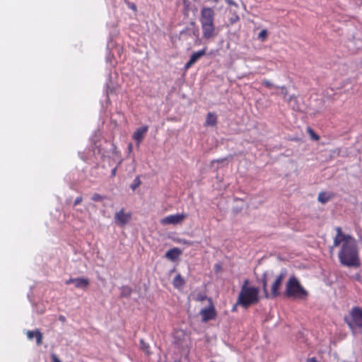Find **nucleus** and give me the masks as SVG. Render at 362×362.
Here are the masks:
<instances>
[{"label": "nucleus", "instance_id": "f257e3e1", "mask_svg": "<svg viewBox=\"0 0 362 362\" xmlns=\"http://www.w3.org/2000/svg\"><path fill=\"white\" fill-rule=\"evenodd\" d=\"M336 235L332 248L341 245L338 254L340 263L346 267L358 268L361 266L358 248L356 239L351 235L345 234L341 227L334 228Z\"/></svg>", "mask_w": 362, "mask_h": 362}, {"label": "nucleus", "instance_id": "f03ea898", "mask_svg": "<svg viewBox=\"0 0 362 362\" xmlns=\"http://www.w3.org/2000/svg\"><path fill=\"white\" fill-rule=\"evenodd\" d=\"M259 290L257 287L251 286L250 281L246 279L243 281L238 294L236 305H240L244 308L255 305L259 301Z\"/></svg>", "mask_w": 362, "mask_h": 362}, {"label": "nucleus", "instance_id": "7ed1b4c3", "mask_svg": "<svg viewBox=\"0 0 362 362\" xmlns=\"http://www.w3.org/2000/svg\"><path fill=\"white\" fill-rule=\"evenodd\" d=\"M215 11L211 7L204 6L200 11L199 22L201 23L202 37L210 40L216 35L214 24Z\"/></svg>", "mask_w": 362, "mask_h": 362}, {"label": "nucleus", "instance_id": "20e7f679", "mask_svg": "<svg viewBox=\"0 0 362 362\" xmlns=\"http://www.w3.org/2000/svg\"><path fill=\"white\" fill-rule=\"evenodd\" d=\"M285 295L288 298L306 299L308 292L302 286L296 277L291 276L286 285Z\"/></svg>", "mask_w": 362, "mask_h": 362}, {"label": "nucleus", "instance_id": "39448f33", "mask_svg": "<svg viewBox=\"0 0 362 362\" xmlns=\"http://www.w3.org/2000/svg\"><path fill=\"white\" fill-rule=\"evenodd\" d=\"M284 277H285V274H284V273H281L276 276L275 281L273 282V284L272 285L271 293H269V292L267 291V282L266 279L264 278L262 279V287H263V291L264 293V296L266 298H276L278 296H279V294H280L279 289L281 286V284L283 283Z\"/></svg>", "mask_w": 362, "mask_h": 362}, {"label": "nucleus", "instance_id": "423d86ee", "mask_svg": "<svg viewBox=\"0 0 362 362\" xmlns=\"http://www.w3.org/2000/svg\"><path fill=\"white\" fill-rule=\"evenodd\" d=\"M344 321L351 329L362 328V308L353 307L349 312V317H345Z\"/></svg>", "mask_w": 362, "mask_h": 362}, {"label": "nucleus", "instance_id": "0eeeda50", "mask_svg": "<svg viewBox=\"0 0 362 362\" xmlns=\"http://www.w3.org/2000/svg\"><path fill=\"white\" fill-rule=\"evenodd\" d=\"M199 315L202 322L204 323L216 318L217 312L211 298L208 299V306L201 309Z\"/></svg>", "mask_w": 362, "mask_h": 362}, {"label": "nucleus", "instance_id": "6e6552de", "mask_svg": "<svg viewBox=\"0 0 362 362\" xmlns=\"http://www.w3.org/2000/svg\"><path fill=\"white\" fill-rule=\"evenodd\" d=\"M187 216V214H177L173 215H169L164 218L160 220L162 225H176L182 223Z\"/></svg>", "mask_w": 362, "mask_h": 362}, {"label": "nucleus", "instance_id": "1a4fd4ad", "mask_svg": "<svg viewBox=\"0 0 362 362\" xmlns=\"http://www.w3.org/2000/svg\"><path fill=\"white\" fill-rule=\"evenodd\" d=\"M131 213H124V210L122 209L115 215V221L117 224L124 226L131 219Z\"/></svg>", "mask_w": 362, "mask_h": 362}, {"label": "nucleus", "instance_id": "9d476101", "mask_svg": "<svg viewBox=\"0 0 362 362\" xmlns=\"http://www.w3.org/2000/svg\"><path fill=\"white\" fill-rule=\"evenodd\" d=\"M206 48H204L201 50H199L196 52H194L191 57L189 60L185 64V69H189L193 64H194L198 59H199L205 55Z\"/></svg>", "mask_w": 362, "mask_h": 362}, {"label": "nucleus", "instance_id": "9b49d317", "mask_svg": "<svg viewBox=\"0 0 362 362\" xmlns=\"http://www.w3.org/2000/svg\"><path fill=\"white\" fill-rule=\"evenodd\" d=\"M148 127L145 125L136 129V130L134 132L132 137L136 141L138 146H139L142 142L145 134L148 132Z\"/></svg>", "mask_w": 362, "mask_h": 362}, {"label": "nucleus", "instance_id": "f8f14e48", "mask_svg": "<svg viewBox=\"0 0 362 362\" xmlns=\"http://www.w3.org/2000/svg\"><path fill=\"white\" fill-rule=\"evenodd\" d=\"M27 337L29 339H33L35 337L38 346L42 343V334L38 329L35 331H28Z\"/></svg>", "mask_w": 362, "mask_h": 362}, {"label": "nucleus", "instance_id": "ddd939ff", "mask_svg": "<svg viewBox=\"0 0 362 362\" xmlns=\"http://www.w3.org/2000/svg\"><path fill=\"white\" fill-rule=\"evenodd\" d=\"M90 285V281L87 278H76L74 286L77 288L86 289Z\"/></svg>", "mask_w": 362, "mask_h": 362}, {"label": "nucleus", "instance_id": "4468645a", "mask_svg": "<svg viewBox=\"0 0 362 362\" xmlns=\"http://www.w3.org/2000/svg\"><path fill=\"white\" fill-rule=\"evenodd\" d=\"M181 255V250L177 247H174L173 249L169 250L165 253V257L172 261L176 260L179 256Z\"/></svg>", "mask_w": 362, "mask_h": 362}, {"label": "nucleus", "instance_id": "2eb2a0df", "mask_svg": "<svg viewBox=\"0 0 362 362\" xmlns=\"http://www.w3.org/2000/svg\"><path fill=\"white\" fill-rule=\"evenodd\" d=\"M185 284V281L180 274H178L175 276L173 281V286L177 289H181L183 288Z\"/></svg>", "mask_w": 362, "mask_h": 362}, {"label": "nucleus", "instance_id": "dca6fc26", "mask_svg": "<svg viewBox=\"0 0 362 362\" xmlns=\"http://www.w3.org/2000/svg\"><path fill=\"white\" fill-rule=\"evenodd\" d=\"M217 124V117L214 113L209 112L206 115L205 126L214 127Z\"/></svg>", "mask_w": 362, "mask_h": 362}, {"label": "nucleus", "instance_id": "f3484780", "mask_svg": "<svg viewBox=\"0 0 362 362\" xmlns=\"http://www.w3.org/2000/svg\"><path fill=\"white\" fill-rule=\"evenodd\" d=\"M331 198V196L326 192H320L318 195V201L322 204L327 203Z\"/></svg>", "mask_w": 362, "mask_h": 362}, {"label": "nucleus", "instance_id": "a211bd4d", "mask_svg": "<svg viewBox=\"0 0 362 362\" xmlns=\"http://www.w3.org/2000/svg\"><path fill=\"white\" fill-rule=\"evenodd\" d=\"M132 293V288L127 286H124L121 288L122 297H129Z\"/></svg>", "mask_w": 362, "mask_h": 362}, {"label": "nucleus", "instance_id": "6ab92c4d", "mask_svg": "<svg viewBox=\"0 0 362 362\" xmlns=\"http://www.w3.org/2000/svg\"><path fill=\"white\" fill-rule=\"evenodd\" d=\"M141 183V182L140 180V177L139 175H137L134 180L133 182L131 184L130 187L133 191H134L139 187Z\"/></svg>", "mask_w": 362, "mask_h": 362}, {"label": "nucleus", "instance_id": "aec40b11", "mask_svg": "<svg viewBox=\"0 0 362 362\" xmlns=\"http://www.w3.org/2000/svg\"><path fill=\"white\" fill-rule=\"evenodd\" d=\"M209 298L207 297V296L205 293H199L196 295V296L194 298V300L197 302H202L204 300H208Z\"/></svg>", "mask_w": 362, "mask_h": 362}, {"label": "nucleus", "instance_id": "412c9836", "mask_svg": "<svg viewBox=\"0 0 362 362\" xmlns=\"http://www.w3.org/2000/svg\"><path fill=\"white\" fill-rule=\"evenodd\" d=\"M268 37V31L266 29L262 30L258 34V39L264 42Z\"/></svg>", "mask_w": 362, "mask_h": 362}, {"label": "nucleus", "instance_id": "4be33fe9", "mask_svg": "<svg viewBox=\"0 0 362 362\" xmlns=\"http://www.w3.org/2000/svg\"><path fill=\"white\" fill-rule=\"evenodd\" d=\"M141 349L146 352L147 354L150 353V347L148 344L144 342V339L140 340Z\"/></svg>", "mask_w": 362, "mask_h": 362}, {"label": "nucleus", "instance_id": "5701e85b", "mask_svg": "<svg viewBox=\"0 0 362 362\" xmlns=\"http://www.w3.org/2000/svg\"><path fill=\"white\" fill-rule=\"evenodd\" d=\"M308 132L309 134V135L310 136V137L315 140V141H319L320 140V136L315 133V132L313 131V129L311 128H308Z\"/></svg>", "mask_w": 362, "mask_h": 362}, {"label": "nucleus", "instance_id": "b1692460", "mask_svg": "<svg viewBox=\"0 0 362 362\" xmlns=\"http://www.w3.org/2000/svg\"><path fill=\"white\" fill-rule=\"evenodd\" d=\"M277 88L280 89L281 94L283 95L284 100H286L287 99V95H288V90L286 86H276Z\"/></svg>", "mask_w": 362, "mask_h": 362}, {"label": "nucleus", "instance_id": "393cba45", "mask_svg": "<svg viewBox=\"0 0 362 362\" xmlns=\"http://www.w3.org/2000/svg\"><path fill=\"white\" fill-rule=\"evenodd\" d=\"M240 20V17L237 13H233L232 16L229 18V21L230 24H234L237 23Z\"/></svg>", "mask_w": 362, "mask_h": 362}, {"label": "nucleus", "instance_id": "a878e982", "mask_svg": "<svg viewBox=\"0 0 362 362\" xmlns=\"http://www.w3.org/2000/svg\"><path fill=\"white\" fill-rule=\"evenodd\" d=\"M262 84L269 88L274 87V85L273 84V83L267 79H263L262 81Z\"/></svg>", "mask_w": 362, "mask_h": 362}, {"label": "nucleus", "instance_id": "bb28decb", "mask_svg": "<svg viewBox=\"0 0 362 362\" xmlns=\"http://www.w3.org/2000/svg\"><path fill=\"white\" fill-rule=\"evenodd\" d=\"M103 199L104 197L98 193H95L92 197V200L94 202H100Z\"/></svg>", "mask_w": 362, "mask_h": 362}, {"label": "nucleus", "instance_id": "cd10ccee", "mask_svg": "<svg viewBox=\"0 0 362 362\" xmlns=\"http://www.w3.org/2000/svg\"><path fill=\"white\" fill-rule=\"evenodd\" d=\"M297 96L294 95H290L288 98H287L286 100L288 102V103H291V102H296L297 101Z\"/></svg>", "mask_w": 362, "mask_h": 362}, {"label": "nucleus", "instance_id": "c85d7f7f", "mask_svg": "<svg viewBox=\"0 0 362 362\" xmlns=\"http://www.w3.org/2000/svg\"><path fill=\"white\" fill-rule=\"evenodd\" d=\"M83 198L82 197H77L74 201V205L77 206L82 202Z\"/></svg>", "mask_w": 362, "mask_h": 362}, {"label": "nucleus", "instance_id": "c756f323", "mask_svg": "<svg viewBox=\"0 0 362 362\" xmlns=\"http://www.w3.org/2000/svg\"><path fill=\"white\" fill-rule=\"evenodd\" d=\"M225 1L229 5L234 6L236 8L238 7V4L233 0H225Z\"/></svg>", "mask_w": 362, "mask_h": 362}, {"label": "nucleus", "instance_id": "7c9ffc66", "mask_svg": "<svg viewBox=\"0 0 362 362\" xmlns=\"http://www.w3.org/2000/svg\"><path fill=\"white\" fill-rule=\"evenodd\" d=\"M75 281H76V278H70V279H69L68 280H66V281H65V284H66V285H69V284H74Z\"/></svg>", "mask_w": 362, "mask_h": 362}, {"label": "nucleus", "instance_id": "2f4dec72", "mask_svg": "<svg viewBox=\"0 0 362 362\" xmlns=\"http://www.w3.org/2000/svg\"><path fill=\"white\" fill-rule=\"evenodd\" d=\"M52 362H61V361L58 358V357L54 354H53L52 356Z\"/></svg>", "mask_w": 362, "mask_h": 362}, {"label": "nucleus", "instance_id": "473e14b6", "mask_svg": "<svg viewBox=\"0 0 362 362\" xmlns=\"http://www.w3.org/2000/svg\"><path fill=\"white\" fill-rule=\"evenodd\" d=\"M117 167L114 168L111 171V177H115L116 175Z\"/></svg>", "mask_w": 362, "mask_h": 362}, {"label": "nucleus", "instance_id": "72a5a7b5", "mask_svg": "<svg viewBox=\"0 0 362 362\" xmlns=\"http://www.w3.org/2000/svg\"><path fill=\"white\" fill-rule=\"evenodd\" d=\"M59 320L62 322H64L66 321V317L63 315H60L59 317Z\"/></svg>", "mask_w": 362, "mask_h": 362}, {"label": "nucleus", "instance_id": "f704fd0d", "mask_svg": "<svg viewBox=\"0 0 362 362\" xmlns=\"http://www.w3.org/2000/svg\"><path fill=\"white\" fill-rule=\"evenodd\" d=\"M308 362H318V361H317V359L315 357H313V358H308Z\"/></svg>", "mask_w": 362, "mask_h": 362}, {"label": "nucleus", "instance_id": "c9c22d12", "mask_svg": "<svg viewBox=\"0 0 362 362\" xmlns=\"http://www.w3.org/2000/svg\"><path fill=\"white\" fill-rule=\"evenodd\" d=\"M208 1L210 2H212V3H218L220 0H208Z\"/></svg>", "mask_w": 362, "mask_h": 362}, {"label": "nucleus", "instance_id": "e433bc0d", "mask_svg": "<svg viewBox=\"0 0 362 362\" xmlns=\"http://www.w3.org/2000/svg\"><path fill=\"white\" fill-rule=\"evenodd\" d=\"M130 8L133 10H136V6L134 4L132 6H130Z\"/></svg>", "mask_w": 362, "mask_h": 362}, {"label": "nucleus", "instance_id": "4c0bfd02", "mask_svg": "<svg viewBox=\"0 0 362 362\" xmlns=\"http://www.w3.org/2000/svg\"><path fill=\"white\" fill-rule=\"evenodd\" d=\"M237 305H236V304H235V305L233 307V308H232V311H233V312H234V311H235V310H236V306H237Z\"/></svg>", "mask_w": 362, "mask_h": 362}, {"label": "nucleus", "instance_id": "58836bf2", "mask_svg": "<svg viewBox=\"0 0 362 362\" xmlns=\"http://www.w3.org/2000/svg\"><path fill=\"white\" fill-rule=\"evenodd\" d=\"M129 148L130 150L132 149V144H129Z\"/></svg>", "mask_w": 362, "mask_h": 362}]
</instances>
